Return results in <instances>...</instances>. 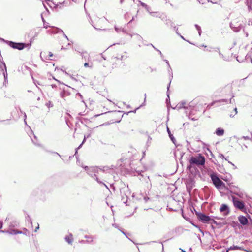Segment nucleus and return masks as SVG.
I'll return each instance as SVG.
<instances>
[{
    "instance_id": "1",
    "label": "nucleus",
    "mask_w": 252,
    "mask_h": 252,
    "mask_svg": "<svg viewBox=\"0 0 252 252\" xmlns=\"http://www.w3.org/2000/svg\"><path fill=\"white\" fill-rule=\"evenodd\" d=\"M86 170H87L88 174L95 179V180L100 184L104 186L107 189H109L107 186L103 182L99 180L98 176H100L102 173H104V170L99 169L97 167H85Z\"/></svg>"
},
{
    "instance_id": "2",
    "label": "nucleus",
    "mask_w": 252,
    "mask_h": 252,
    "mask_svg": "<svg viewBox=\"0 0 252 252\" xmlns=\"http://www.w3.org/2000/svg\"><path fill=\"white\" fill-rule=\"evenodd\" d=\"M205 159L204 156L198 154L196 156H192L189 159V162L191 165H195L196 166H203L204 165Z\"/></svg>"
},
{
    "instance_id": "3",
    "label": "nucleus",
    "mask_w": 252,
    "mask_h": 252,
    "mask_svg": "<svg viewBox=\"0 0 252 252\" xmlns=\"http://www.w3.org/2000/svg\"><path fill=\"white\" fill-rule=\"evenodd\" d=\"M212 182L215 187L219 189H223L228 190V188L225 186V184L216 175H211Z\"/></svg>"
},
{
    "instance_id": "4",
    "label": "nucleus",
    "mask_w": 252,
    "mask_h": 252,
    "mask_svg": "<svg viewBox=\"0 0 252 252\" xmlns=\"http://www.w3.org/2000/svg\"><path fill=\"white\" fill-rule=\"evenodd\" d=\"M198 218L201 220L203 222L214 223H216V221L214 219L211 218L210 217L205 215L201 213H196Z\"/></svg>"
},
{
    "instance_id": "5",
    "label": "nucleus",
    "mask_w": 252,
    "mask_h": 252,
    "mask_svg": "<svg viewBox=\"0 0 252 252\" xmlns=\"http://www.w3.org/2000/svg\"><path fill=\"white\" fill-rule=\"evenodd\" d=\"M239 22L235 20L230 24V27L235 32H239L242 28V24Z\"/></svg>"
},
{
    "instance_id": "6",
    "label": "nucleus",
    "mask_w": 252,
    "mask_h": 252,
    "mask_svg": "<svg viewBox=\"0 0 252 252\" xmlns=\"http://www.w3.org/2000/svg\"><path fill=\"white\" fill-rule=\"evenodd\" d=\"M233 202L234 206L240 210H243L245 207V204L243 202L239 201L236 198L233 197Z\"/></svg>"
},
{
    "instance_id": "7",
    "label": "nucleus",
    "mask_w": 252,
    "mask_h": 252,
    "mask_svg": "<svg viewBox=\"0 0 252 252\" xmlns=\"http://www.w3.org/2000/svg\"><path fill=\"white\" fill-rule=\"evenodd\" d=\"M1 65L2 71H3V74L4 78V83H7L8 82V75H7V68L6 64L3 61H1V64H0Z\"/></svg>"
},
{
    "instance_id": "8",
    "label": "nucleus",
    "mask_w": 252,
    "mask_h": 252,
    "mask_svg": "<svg viewBox=\"0 0 252 252\" xmlns=\"http://www.w3.org/2000/svg\"><path fill=\"white\" fill-rule=\"evenodd\" d=\"M9 44L12 48L14 49H17L18 50H22L26 47L25 44L22 43H15L10 41Z\"/></svg>"
},
{
    "instance_id": "9",
    "label": "nucleus",
    "mask_w": 252,
    "mask_h": 252,
    "mask_svg": "<svg viewBox=\"0 0 252 252\" xmlns=\"http://www.w3.org/2000/svg\"><path fill=\"white\" fill-rule=\"evenodd\" d=\"M228 190H230L231 192L239 196L243 195L242 193L240 191V189L237 187L230 186V189H228Z\"/></svg>"
},
{
    "instance_id": "10",
    "label": "nucleus",
    "mask_w": 252,
    "mask_h": 252,
    "mask_svg": "<svg viewBox=\"0 0 252 252\" xmlns=\"http://www.w3.org/2000/svg\"><path fill=\"white\" fill-rule=\"evenodd\" d=\"M220 212L223 213L225 215H227L230 212L228 206L225 204L221 205L220 208Z\"/></svg>"
},
{
    "instance_id": "11",
    "label": "nucleus",
    "mask_w": 252,
    "mask_h": 252,
    "mask_svg": "<svg viewBox=\"0 0 252 252\" xmlns=\"http://www.w3.org/2000/svg\"><path fill=\"white\" fill-rule=\"evenodd\" d=\"M234 138L236 139L237 142H238L239 144H243L246 147H247V146L245 145V144L243 143V140H250V138L248 136H242L241 137H237V136H234Z\"/></svg>"
},
{
    "instance_id": "12",
    "label": "nucleus",
    "mask_w": 252,
    "mask_h": 252,
    "mask_svg": "<svg viewBox=\"0 0 252 252\" xmlns=\"http://www.w3.org/2000/svg\"><path fill=\"white\" fill-rule=\"evenodd\" d=\"M166 24L167 25H169L170 26H171V27H173L174 28V30L176 31V33L178 35H179L180 36V37H181V38H182L183 39L185 40L184 37L183 36H182L181 35H180L178 32V28H177L175 25H174V23H173L171 21H170V20H166Z\"/></svg>"
},
{
    "instance_id": "13",
    "label": "nucleus",
    "mask_w": 252,
    "mask_h": 252,
    "mask_svg": "<svg viewBox=\"0 0 252 252\" xmlns=\"http://www.w3.org/2000/svg\"><path fill=\"white\" fill-rule=\"evenodd\" d=\"M238 220L240 223L243 225H246L248 223V220L247 218L244 216H239Z\"/></svg>"
},
{
    "instance_id": "14",
    "label": "nucleus",
    "mask_w": 252,
    "mask_h": 252,
    "mask_svg": "<svg viewBox=\"0 0 252 252\" xmlns=\"http://www.w3.org/2000/svg\"><path fill=\"white\" fill-rule=\"evenodd\" d=\"M47 32L48 33H58L59 32H61L62 33H63V36L67 39L68 40V38L67 37V36L65 35V34L64 33L63 31H62V30L59 29V28H55L54 30H53V31H51V30H48L47 31Z\"/></svg>"
},
{
    "instance_id": "15",
    "label": "nucleus",
    "mask_w": 252,
    "mask_h": 252,
    "mask_svg": "<svg viewBox=\"0 0 252 252\" xmlns=\"http://www.w3.org/2000/svg\"><path fill=\"white\" fill-rule=\"evenodd\" d=\"M45 54V52L42 53L41 52L40 53V57L42 58V60H43V58H44L46 60H52L50 59V57H53V54L52 52H49V55L48 56H45L44 54Z\"/></svg>"
},
{
    "instance_id": "16",
    "label": "nucleus",
    "mask_w": 252,
    "mask_h": 252,
    "mask_svg": "<svg viewBox=\"0 0 252 252\" xmlns=\"http://www.w3.org/2000/svg\"><path fill=\"white\" fill-rule=\"evenodd\" d=\"M79 53L82 56V59H84L85 61H86L87 60L88 61H89L90 56V55L86 51H83L82 52H79Z\"/></svg>"
},
{
    "instance_id": "17",
    "label": "nucleus",
    "mask_w": 252,
    "mask_h": 252,
    "mask_svg": "<svg viewBox=\"0 0 252 252\" xmlns=\"http://www.w3.org/2000/svg\"><path fill=\"white\" fill-rule=\"evenodd\" d=\"M60 96L63 98H65L66 96H68L70 95V93L65 89H63L60 94Z\"/></svg>"
},
{
    "instance_id": "18",
    "label": "nucleus",
    "mask_w": 252,
    "mask_h": 252,
    "mask_svg": "<svg viewBox=\"0 0 252 252\" xmlns=\"http://www.w3.org/2000/svg\"><path fill=\"white\" fill-rule=\"evenodd\" d=\"M224 131L223 129L220 128H218L216 129L215 133L217 135L220 136H222L224 134Z\"/></svg>"
},
{
    "instance_id": "19",
    "label": "nucleus",
    "mask_w": 252,
    "mask_h": 252,
    "mask_svg": "<svg viewBox=\"0 0 252 252\" xmlns=\"http://www.w3.org/2000/svg\"><path fill=\"white\" fill-rule=\"evenodd\" d=\"M65 239L68 244H72L73 241L72 235L70 234L69 236H66Z\"/></svg>"
},
{
    "instance_id": "20",
    "label": "nucleus",
    "mask_w": 252,
    "mask_h": 252,
    "mask_svg": "<svg viewBox=\"0 0 252 252\" xmlns=\"http://www.w3.org/2000/svg\"><path fill=\"white\" fill-rule=\"evenodd\" d=\"M189 118L190 119H191L193 121H195L198 120L199 116H194V114H193V112L191 111L189 115Z\"/></svg>"
},
{
    "instance_id": "21",
    "label": "nucleus",
    "mask_w": 252,
    "mask_h": 252,
    "mask_svg": "<svg viewBox=\"0 0 252 252\" xmlns=\"http://www.w3.org/2000/svg\"><path fill=\"white\" fill-rule=\"evenodd\" d=\"M246 4L249 11L252 9V0H246Z\"/></svg>"
},
{
    "instance_id": "22",
    "label": "nucleus",
    "mask_w": 252,
    "mask_h": 252,
    "mask_svg": "<svg viewBox=\"0 0 252 252\" xmlns=\"http://www.w3.org/2000/svg\"><path fill=\"white\" fill-rule=\"evenodd\" d=\"M229 250H244V251H246L245 250H244L243 249V247H239V246H231L229 248Z\"/></svg>"
},
{
    "instance_id": "23",
    "label": "nucleus",
    "mask_w": 252,
    "mask_h": 252,
    "mask_svg": "<svg viewBox=\"0 0 252 252\" xmlns=\"http://www.w3.org/2000/svg\"><path fill=\"white\" fill-rule=\"evenodd\" d=\"M167 130L168 133L169 134V136L171 140L172 141V142L174 143H175V139L174 138L173 135L171 134V133L169 130V128L168 127H167Z\"/></svg>"
},
{
    "instance_id": "24",
    "label": "nucleus",
    "mask_w": 252,
    "mask_h": 252,
    "mask_svg": "<svg viewBox=\"0 0 252 252\" xmlns=\"http://www.w3.org/2000/svg\"><path fill=\"white\" fill-rule=\"evenodd\" d=\"M85 238L87 239L86 240V243H90L93 241V238L92 236L86 235Z\"/></svg>"
},
{
    "instance_id": "25",
    "label": "nucleus",
    "mask_w": 252,
    "mask_h": 252,
    "mask_svg": "<svg viewBox=\"0 0 252 252\" xmlns=\"http://www.w3.org/2000/svg\"><path fill=\"white\" fill-rule=\"evenodd\" d=\"M84 66L85 67H89L90 68H92L93 66V64L92 62H91L90 63H85L84 64Z\"/></svg>"
},
{
    "instance_id": "26",
    "label": "nucleus",
    "mask_w": 252,
    "mask_h": 252,
    "mask_svg": "<svg viewBox=\"0 0 252 252\" xmlns=\"http://www.w3.org/2000/svg\"><path fill=\"white\" fill-rule=\"evenodd\" d=\"M185 105H186V103L185 102H181V103L179 104V106H178V108L179 109H181V108H186V107L185 106Z\"/></svg>"
},
{
    "instance_id": "27",
    "label": "nucleus",
    "mask_w": 252,
    "mask_h": 252,
    "mask_svg": "<svg viewBox=\"0 0 252 252\" xmlns=\"http://www.w3.org/2000/svg\"><path fill=\"white\" fill-rule=\"evenodd\" d=\"M195 28H196L197 30L198 31V34H199V36H201V27L197 25V24H195Z\"/></svg>"
},
{
    "instance_id": "28",
    "label": "nucleus",
    "mask_w": 252,
    "mask_h": 252,
    "mask_svg": "<svg viewBox=\"0 0 252 252\" xmlns=\"http://www.w3.org/2000/svg\"><path fill=\"white\" fill-rule=\"evenodd\" d=\"M115 31L117 32H119L120 31H122L124 33L126 32V31L124 29H123L121 30V29H119V28H117V27H115Z\"/></svg>"
},
{
    "instance_id": "29",
    "label": "nucleus",
    "mask_w": 252,
    "mask_h": 252,
    "mask_svg": "<svg viewBox=\"0 0 252 252\" xmlns=\"http://www.w3.org/2000/svg\"><path fill=\"white\" fill-rule=\"evenodd\" d=\"M219 102H226V103H228L229 102V103H232V98H231L229 100H228L227 99H221V100H219Z\"/></svg>"
},
{
    "instance_id": "30",
    "label": "nucleus",
    "mask_w": 252,
    "mask_h": 252,
    "mask_svg": "<svg viewBox=\"0 0 252 252\" xmlns=\"http://www.w3.org/2000/svg\"><path fill=\"white\" fill-rule=\"evenodd\" d=\"M114 58L117 59H120V60H122L124 59H126L127 58V57L126 56H121L120 58L118 57V56H116Z\"/></svg>"
},
{
    "instance_id": "31",
    "label": "nucleus",
    "mask_w": 252,
    "mask_h": 252,
    "mask_svg": "<svg viewBox=\"0 0 252 252\" xmlns=\"http://www.w3.org/2000/svg\"><path fill=\"white\" fill-rule=\"evenodd\" d=\"M218 157L219 158H220L222 159L224 158L225 160H227V159L226 158H224V155L223 154H219V156H218Z\"/></svg>"
},
{
    "instance_id": "32",
    "label": "nucleus",
    "mask_w": 252,
    "mask_h": 252,
    "mask_svg": "<svg viewBox=\"0 0 252 252\" xmlns=\"http://www.w3.org/2000/svg\"><path fill=\"white\" fill-rule=\"evenodd\" d=\"M152 46H153V47L155 50H156L157 51H158L159 53V54H160L161 57L162 58L163 57V54H162L160 50H158V49L156 48L153 45H152Z\"/></svg>"
},
{
    "instance_id": "33",
    "label": "nucleus",
    "mask_w": 252,
    "mask_h": 252,
    "mask_svg": "<svg viewBox=\"0 0 252 252\" xmlns=\"http://www.w3.org/2000/svg\"><path fill=\"white\" fill-rule=\"evenodd\" d=\"M164 61L167 64L168 67H169V69L170 70H171V66L170 65V64H169V63L168 61L167 60H164Z\"/></svg>"
},
{
    "instance_id": "34",
    "label": "nucleus",
    "mask_w": 252,
    "mask_h": 252,
    "mask_svg": "<svg viewBox=\"0 0 252 252\" xmlns=\"http://www.w3.org/2000/svg\"><path fill=\"white\" fill-rule=\"evenodd\" d=\"M140 3L141 5L142 6H143V7H144L145 8H147V5L145 3H144L142 2H141V1L140 2Z\"/></svg>"
},
{
    "instance_id": "35",
    "label": "nucleus",
    "mask_w": 252,
    "mask_h": 252,
    "mask_svg": "<svg viewBox=\"0 0 252 252\" xmlns=\"http://www.w3.org/2000/svg\"><path fill=\"white\" fill-rule=\"evenodd\" d=\"M83 144H82V143L79 146V147L77 148V149L76 150V152H75V156H76V157L77 158V150L79 148H80L82 146Z\"/></svg>"
},
{
    "instance_id": "36",
    "label": "nucleus",
    "mask_w": 252,
    "mask_h": 252,
    "mask_svg": "<svg viewBox=\"0 0 252 252\" xmlns=\"http://www.w3.org/2000/svg\"><path fill=\"white\" fill-rule=\"evenodd\" d=\"M50 27L49 25H48V23H44V27L46 29L48 28V27Z\"/></svg>"
},
{
    "instance_id": "37",
    "label": "nucleus",
    "mask_w": 252,
    "mask_h": 252,
    "mask_svg": "<svg viewBox=\"0 0 252 252\" xmlns=\"http://www.w3.org/2000/svg\"><path fill=\"white\" fill-rule=\"evenodd\" d=\"M144 200H145V202H147L148 201V200H149V198L147 196H145L144 197Z\"/></svg>"
},
{
    "instance_id": "38",
    "label": "nucleus",
    "mask_w": 252,
    "mask_h": 252,
    "mask_svg": "<svg viewBox=\"0 0 252 252\" xmlns=\"http://www.w3.org/2000/svg\"><path fill=\"white\" fill-rule=\"evenodd\" d=\"M145 9L147 10V11L150 13V14H151L152 13L150 12V8L147 5V8H145Z\"/></svg>"
},
{
    "instance_id": "39",
    "label": "nucleus",
    "mask_w": 252,
    "mask_h": 252,
    "mask_svg": "<svg viewBox=\"0 0 252 252\" xmlns=\"http://www.w3.org/2000/svg\"><path fill=\"white\" fill-rule=\"evenodd\" d=\"M218 50H219V49H217ZM219 55L220 56V57L221 58H223V55L220 52V51H219Z\"/></svg>"
},
{
    "instance_id": "40",
    "label": "nucleus",
    "mask_w": 252,
    "mask_h": 252,
    "mask_svg": "<svg viewBox=\"0 0 252 252\" xmlns=\"http://www.w3.org/2000/svg\"><path fill=\"white\" fill-rule=\"evenodd\" d=\"M93 26L95 29H97V30H101V28H97L95 25H94L93 24H92Z\"/></svg>"
},
{
    "instance_id": "41",
    "label": "nucleus",
    "mask_w": 252,
    "mask_h": 252,
    "mask_svg": "<svg viewBox=\"0 0 252 252\" xmlns=\"http://www.w3.org/2000/svg\"><path fill=\"white\" fill-rule=\"evenodd\" d=\"M238 222H233V226H235V225H238Z\"/></svg>"
},
{
    "instance_id": "42",
    "label": "nucleus",
    "mask_w": 252,
    "mask_h": 252,
    "mask_svg": "<svg viewBox=\"0 0 252 252\" xmlns=\"http://www.w3.org/2000/svg\"><path fill=\"white\" fill-rule=\"evenodd\" d=\"M86 136H84V139L83 140V142H82V144H83V143L85 142V141H86Z\"/></svg>"
},
{
    "instance_id": "43",
    "label": "nucleus",
    "mask_w": 252,
    "mask_h": 252,
    "mask_svg": "<svg viewBox=\"0 0 252 252\" xmlns=\"http://www.w3.org/2000/svg\"><path fill=\"white\" fill-rule=\"evenodd\" d=\"M86 136H84V139L83 140V142H82V144H83V143L85 142V141H86Z\"/></svg>"
},
{
    "instance_id": "44",
    "label": "nucleus",
    "mask_w": 252,
    "mask_h": 252,
    "mask_svg": "<svg viewBox=\"0 0 252 252\" xmlns=\"http://www.w3.org/2000/svg\"><path fill=\"white\" fill-rule=\"evenodd\" d=\"M79 242L81 243H86V241L81 240V241H80Z\"/></svg>"
},
{
    "instance_id": "45",
    "label": "nucleus",
    "mask_w": 252,
    "mask_h": 252,
    "mask_svg": "<svg viewBox=\"0 0 252 252\" xmlns=\"http://www.w3.org/2000/svg\"><path fill=\"white\" fill-rule=\"evenodd\" d=\"M39 228V225L37 226V227H36V228H35V232H36L37 230Z\"/></svg>"
},
{
    "instance_id": "46",
    "label": "nucleus",
    "mask_w": 252,
    "mask_h": 252,
    "mask_svg": "<svg viewBox=\"0 0 252 252\" xmlns=\"http://www.w3.org/2000/svg\"><path fill=\"white\" fill-rule=\"evenodd\" d=\"M234 111H235V114L234 115H236L237 113V108H235L234 109Z\"/></svg>"
},
{
    "instance_id": "47",
    "label": "nucleus",
    "mask_w": 252,
    "mask_h": 252,
    "mask_svg": "<svg viewBox=\"0 0 252 252\" xmlns=\"http://www.w3.org/2000/svg\"><path fill=\"white\" fill-rule=\"evenodd\" d=\"M113 226L114 227H115V228H117V224H113Z\"/></svg>"
},
{
    "instance_id": "48",
    "label": "nucleus",
    "mask_w": 252,
    "mask_h": 252,
    "mask_svg": "<svg viewBox=\"0 0 252 252\" xmlns=\"http://www.w3.org/2000/svg\"><path fill=\"white\" fill-rule=\"evenodd\" d=\"M42 21H43V23H46V22H45V20H44V19L43 18V17H42Z\"/></svg>"
},
{
    "instance_id": "49",
    "label": "nucleus",
    "mask_w": 252,
    "mask_h": 252,
    "mask_svg": "<svg viewBox=\"0 0 252 252\" xmlns=\"http://www.w3.org/2000/svg\"><path fill=\"white\" fill-rule=\"evenodd\" d=\"M170 82H171V81ZM169 84H170V83H169ZM169 87H170V84H169V85L167 86V91L169 90Z\"/></svg>"
},
{
    "instance_id": "50",
    "label": "nucleus",
    "mask_w": 252,
    "mask_h": 252,
    "mask_svg": "<svg viewBox=\"0 0 252 252\" xmlns=\"http://www.w3.org/2000/svg\"><path fill=\"white\" fill-rule=\"evenodd\" d=\"M234 115H233V114H231L230 115V117H234Z\"/></svg>"
},
{
    "instance_id": "51",
    "label": "nucleus",
    "mask_w": 252,
    "mask_h": 252,
    "mask_svg": "<svg viewBox=\"0 0 252 252\" xmlns=\"http://www.w3.org/2000/svg\"><path fill=\"white\" fill-rule=\"evenodd\" d=\"M51 86H52V88H54V87H56V85H52Z\"/></svg>"
},
{
    "instance_id": "52",
    "label": "nucleus",
    "mask_w": 252,
    "mask_h": 252,
    "mask_svg": "<svg viewBox=\"0 0 252 252\" xmlns=\"http://www.w3.org/2000/svg\"><path fill=\"white\" fill-rule=\"evenodd\" d=\"M180 249V250H181L182 252H185V250H182V249Z\"/></svg>"
},
{
    "instance_id": "53",
    "label": "nucleus",
    "mask_w": 252,
    "mask_h": 252,
    "mask_svg": "<svg viewBox=\"0 0 252 252\" xmlns=\"http://www.w3.org/2000/svg\"><path fill=\"white\" fill-rule=\"evenodd\" d=\"M171 71H172V69H171V70H170V69H169V67H168V71H169V72H171Z\"/></svg>"
},
{
    "instance_id": "54",
    "label": "nucleus",
    "mask_w": 252,
    "mask_h": 252,
    "mask_svg": "<svg viewBox=\"0 0 252 252\" xmlns=\"http://www.w3.org/2000/svg\"><path fill=\"white\" fill-rule=\"evenodd\" d=\"M123 0H120V3H123Z\"/></svg>"
},
{
    "instance_id": "55",
    "label": "nucleus",
    "mask_w": 252,
    "mask_h": 252,
    "mask_svg": "<svg viewBox=\"0 0 252 252\" xmlns=\"http://www.w3.org/2000/svg\"><path fill=\"white\" fill-rule=\"evenodd\" d=\"M228 162H229V163H230L231 164H232V165H234V164H233L232 162H230V161H228Z\"/></svg>"
},
{
    "instance_id": "56",
    "label": "nucleus",
    "mask_w": 252,
    "mask_h": 252,
    "mask_svg": "<svg viewBox=\"0 0 252 252\" xmlns=\"http://www.w3.org/2000/svg\"><path fill=\"white\" fill-rule=\"evenodd\" d=\"M199 2L200 3H201L202 4H203L204 3V2H201L200 1H199Z\"/></svg>"
},
{
    "instance_id": "57",
    "label": "nucleus",
    "mask_w": 252,
    "mask_h": 252,
    "mask_svg": "<svg viewBox=\"0 0 252 252\" xmlns=\"http://www.w3.org/2000/svg\"><path fill=\"white\" fill-rule=\"evenodd\" d=\"M17 233H21V231H18Z\"/></svg>"
},
{
    "instance_id": "58",
    "label": "nucleus",
    "mask_w": 252,
    "mask_h": 252,
    "mask_svg": "<svg viewBox=\"0 0 252 252\" xmlns=\"http://www.w3.org/2000/svg\"><path fill=\"white\" fill-rule=\"evenodd\" d=\"M202 47H206V46H205V45H202Z\"/></svg>"
},
{
    "instance_id": "59",
    "label": "nucleus",
    "mask_w": 252,
    "mask_h": 252,
    "mask_svg": "<svg viewBox=\"0 0 252 252\" xmlns=\"http://www.w3.org/2000/svg\"><path fill=\"white\" fill-rule=\"evenodd\" d=\"M171 77L172 78L173 77V74L171 72Z\"/></svg>"
},
{
    "instance_id": "60",
    "label": "nucleus",
    "mask_w": 252,
    "mask_h": 252,
    "mask_svg": "<svg viewBox=\"0 0 252 252\" xmlns=\"http://www.w3.org/2000/svg\"><path fill=\"white\" fill-rule=\"evenodd\" d=\"M146 94H145V99H146Z\"/></svg>"
},
{
    "instance_id": "61",
    "label": "nucleus",
    "mask_w": 252,
    "mask_h": 252,
    "mask_svg": "<svg viewBox=\"0 0 252 252\" xmlns=\"http://www.w3.org/2000/svg\"><path fill=\"white\" fill-rule=\"evenodd\" d=\"M167 96H168V98H169V94H167Z\"/></svg>"
},
{
    "instance_id": "62",
    "label": "nucleus",
    "mask_w": 252,
    "mask_h": 252,
    "mask_svg": "<svg viewBox=\"0 0 252 252\" xmlns=\"http://www.w3.org/2000/svg\"><path fill=\"white\" fill-rule=\"evenodd\" d=\"M39 99H40V97H38V98H37V100H39Z\"/></svg>"
},
{
    "instance_id": "63",
    "label": "nucleus",
    "mask_w": 252,
    "mask_h": 252,
    "mask_svg": "<svg viewBox=\"0 0 252 252\" xmlns=\"http://www.w3.org/2000/svg\"><path fill=\"white\" fill-rule=\"evenodd\" d=\"M79 95L80 96H82L81 94H79Z\"/></svg>"
},
{
    "instance_id": "64",
    "label": "nucleus",
    "mask_w": 252,
    "mask_h": 252,
    "mask_svg": "<svg viewBox=\"0 0 252 252\" xmlns=\"http://www.w3.org/2000/svg\"><path fill=\"white\" fill-rule=\"evenodd\" d=\"M248 36V33H247V34H246V36Z\"/></svg>"
}]
</instances>
